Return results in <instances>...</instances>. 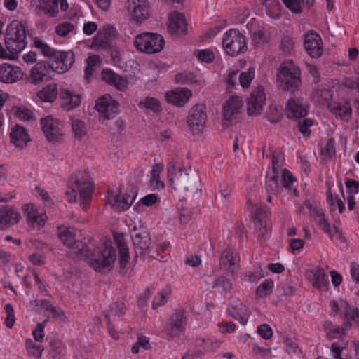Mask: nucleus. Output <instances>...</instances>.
I'll use <instances>...</instances> for the list:
<instances>
[{
    "label": "nucleus",
    "instance_id": "obj_1",
    "mask_svg": "<svg viewBox=\"0 0 359 359\" xmlns=\"http://www.w3.org/2000/svg\"><path fill=\"white\" fill-rule=\"evenodd\" d=\"M86 261L93 269L102 272L104 269L111 270L116 259V251L110 241H105L91 250L88 246L85 248L82 255Z\"/></svg>",
    "mask_w": 359,
    "mask_h": 359
},
{
    "label": "nucleus",
    "instance_id": "obj_2",
    "mask_svg": "<svg viewBox=\"0 0 359 359\" xmlns=\"http://www.w3.org/2000/svg\"><path fill=\"white\" fill-rule=\"evenodd\" d=\"M276 84L280 90L290 93L301 86V69L292 60L284 61L277 69Z\"/></svg>",
    "mask_w": 359,
    "mask_h": 359
},
{
    "label": "nucleus",
    "instance_id": "obj_3",
    "mask_svg": "<svg viewBox=\"0 0 359 359\" xmlns=\"http://www.w3.org/2000/svg\"><path fill=\"white\" fill-rule=\"evenodd\" d=\"M4 41L6 50L12 54H19L26 47V31L21 22L13 20L7 26Z\"/></svg>",
    "mask_w": 359,
    "mask_h": 359
},
{
    "label": "nucleus",
    "instance_id": "obj_4",
    "mask_svg": "<svg viewBox=\"0 0 359 359\" xmlns=\"http://www.w3.org/2000/svg\"><path fill=\"white\" fill-rule=\"evenodd\" d=\"M72 186L76 187L80 195V206L86 211L87 205L92 199L93 182L91 177L86 171L78 170L71 175Z\"/></svg>",
    "mask_w": 359,
    "mask_h": 359
},
{
    "label": "nucleus",
    "instance_id": "obj_5",
    "mask_svg": "<svg viewBox=\"0 0 359 359\" xmlns=\"http://www.w3.org/2000/svg\"><path fill=\"white\" fill-rule=\"evenodd\" d=\"M134 46L139 50L147 54L161 51L165 46L163 37L158 33L143 32L134 39Z\"/></svg>",
    "mask_w": 359,
    "mask_h": 359
},
{
    "label": "nucleus",
    "instance_id": "obj_6",
    "mask_svg": "<svg viewBox=\"0 0 359 359\" xmlns=\"http://www.w3.org/2000/svg\"><path fill=\"white\" fill-rule=\"evenodd\" d=\"M222 46L226 53L231 57H236L248 50L245 36L236 29H230L225 32L223 36Z\"/></svg>",
    "mask_w": 359,
    "mask_h": 359
},
{
    "label": "nucleus",
    "instance_id": "obj_7",
    "mask_svg": "<svg viewBox=\"0 0 359 359\" xmlns=\"http://www.w3.org/2000/svg\"><path fill=\"white\" fill-rule=\"evenodd\" d=\"M206 121V106L204 104H196L189 109L187 123L194 134H200L203 132Z\"/></svg>",
    "mask_w": 359,
    "mask_h": 359
},
{
    "label": "nucleus",
    "instance_id": "obj_8",
    "mask_svg": "<svg viewBox=\"0 0 359 359\" xmlns=\"http://www.w3.org/2000/svg\"><path fill=\"white\" fill-rule=\"evenodd\" d=\"M186 325L185 310L181 308L175 309L164 328L167 339L171 341L175 337H180V334L184 332Z\"/></svg>",
    "mask_w": 359,
    "mask_h": 359
},
{
    "label": "nucleus",
    "instance_id": "obj_9",
    "mask_svg": "<svg viewBox=\"0 0 359 359\" xmlns=\"http://www.w3.org/2000/svg\"><path fill=\"white\" fill-rule=\"evenodd\" d=\"M127 10L131 21L140 24L150 16V6L147 0H128Z\"/></svg>",
    "mask_w": 359,
    "mask_h": 359
},
{
    "label": "nucleus",
    "instance_id": "obj_10",
    "mask_svg": "<svg viewBox=\"0 0 359 359\" xmlns=\"http://www.w3.org/2000/svg\"><path fill=\"white\" fill-rule=\"evenodd\" d=\"M175 184L172 187L174 189H179L185 193L196 194L199 190L200 180L196 175H189L185 170L180 172L172 177Z\"/></svg>",
    "mask_w": 359,
    "mask_h": 359
},
{
    "label": "nucleus",
    "instance_id": "obj_11",
    "mask_svg": "<svg viewBox=\"0 0 359 359\" xmlns=\"http://www.w3.org/2000/svg\"><path fill=\"white\" fill-rule=\"evenodd\" d=\"M95 108L105 119L114 118L119 113V104L110 95H104L97 100Z\"/></svg>",
    "mask_w": 359,
    "mask_h": 359
},
{
    "label": "nucleus",
    "instance_id": "obj_12",
    "mask_svg": "<svg viewBox=\"0 0 359 359\" xmlns=\"http://www.w3.org/2000/svg\"><path fill=\"white\" fill-rule=\"evenodd\" d=\"M266 102L264 88L259 85L251 92L247 99V113L249 116L258 115L263 109Z\"/></svg>",
    "mask_w": 359,
    "mask_h": 359
},
{
    "label": "nucleus",
    "instance_id": "obj_13",
    "mask_svg": "<svg viewBox=\"0 0 359 359\" xmlns=\"http://www.w3.org/2000/svg\"><path fill=\"white\" fill-rule=\"evenodd\" d=\"M40 123L48 141L55 142L61 139L62 136V124L58 119L48 116L41 118Z\"/></svg>",
    "mask_w": 359,
    "mask_h": 359
},
{
    "label": "nucleus",
    "instance_id": "obj_14",
    "mask_svg": "<svg viewBox=\"0 0 359 359\" xmlns=\"http://www.w3.org/2000/svg\"><path fill=\"white\" fill-rule=\"evenodd\" d=\"M304 46L311 58H319L323 53L321 36L314 31H309L304 34Z\"/></svg>",
    "mask_w": 359,
    "mask_h": 359
},
{
    "label": "nucleus",
    "instance_id": "obj_15",
    "mask_svg": "<svg viewBox=\"0 0 359 359\" xmlns=\"http://www.w3.org/2000/svg\"><path fill=\"white\" fill-rule=\"evenodd\" d=\"M242 107V100L238 96H231L223 105L222 125L224 127L230 126L236 119V116Z\"/></svg>",
    "mask_w": 359,
    "mask_h": 359
},
{
    "label": "nucleus",
    "instance_id": "obj_16",
    "mask_svg": "<svg viewBox=\"0 0 359 359\" xmlns=\"http://www.w3.org/2000/svg\"><path fill=\"white\" fill-rule=\"evenodd\" d=\"M52 60L56 66L54 67V72L63 74L68 71L74 62V53L72 50L63 51L56 50Z\"/></svg>",
    "mask_w": 359,
    "mask_h": 359
},
{
    "label": "nucleus",
    "instance_id": "obj_17",
    "mask_svg": "<svg viewBox=\"0 0 359 359\" xmlns=\"http://www.w3.org/2000/svg\"><path fill=\"white\" fill-rule=\"evenodd\" d=\"M57 236L61 242L69 248L76 250L77 252L82 255L85 248H87L86 243L75 239V235L68 228L58 226Z\"/></svg>",
    "mask_w": 359,
    "mask_h": 359
},
{
    "label": "nucleus",
    "instance_id": "obj_18",
    "mask_svg": "<svg viewBox=\"0 0 359 359\" xmlns=\"http://www.w3.org/2000/svg\"><path fill=\"white\" fill-rule=\"evenodd\" d=\"M21 215L16 209L9 205L0 207V230H6L18 224Z\"/></svg>",
    "mask_w": 359,
    "mask_h": 359
},
{
    "label": "nucleus",
    "instance_id": "obj_19",
    "mask_svg": "<svg viewBox=\"0 0 359 359\" xmlns=\"http://www.w3.org/2000/svg\"><path fill=\"white\" fill-rule=\"evenodd\" d=\"M133 244L136 249H139V254L144 256L147 252L149 253V246L151 244L150 233L145 228L140 229L139 231L132 236ZM138 257V252L136 251L135 258Z\"/></svg>",
    "mask_w": 359,
    "mask_h": 359
},
{
    "label": "nucleus",
    "instance_id": "obj_20",
    "mask_svg": "<svg viewBox=\"0 0 359 359\" xmlns=\"http://www.w3.org/2000/svg\"><path fill=\"white\" fill-rule=\"evenodd\" d=\"M9 136L11 142L19 150L26 148L27 143L31 141L25 128L19 124H15L11 128Z\"/></svg>",
    "mask_w": 359,
    "mask_h": 359
},
{
    "label": "nucleus",
    "instance_id": "obj_21",
    "mask_svg": "<svg viewBox=\"0 0 359 359\" xmlns=\"http://www.w3.org/2000/svg\"><path fill=\"white\" fill-rule=\"evenodd\" d=\"M192 92L191 90L181 88L166 92L165 97L167 102L175 106L182 107L189 101Z\"/></svg>",
    "mask_w": 359,
    "mask_h": 359
},
{
    "label": "nucleus",
    "instance_id": "obj_22",
    "mask_svg": "<svg viewBox=\"0 0 359 359\" xmlns=\"http://www.w3.org/2000/svg\"><path fill=\"white\" fill-rule=\"evenodd\" d=\"M309 107L302 100L290 99L285 106V111L288 118H302L307 116Z\"/></svg>",
    "mask_w": 359,
    "mask_h": 359
},
{
    "label": "nucleus",
    "instance_id": "obj_23",
    "mask_svg": "<svg viewBox=\"0 0 359 359\" xmlns=\"http://www.w3.org/2000/svg\"><path fill=\"white\" fill-rule=\"evenodd\" d=\"M22 72L18 67L4 63L0 65V82L13 83L21 79Z\"/></svg>",
    "mask_w": 359,
    "mask_h": 359
},
{
    "label": "nucleus",
    "instance_id": "obj_24",
    "mask_svg": "<svg viewBox=\"0 0 359 359\" xmlns=\"http://www.w3.org/2000/svg\"><path fill=\"white\" fill-rule=\"evenodd\" d=\"M187 25L184 15L174 11L168 29L171 35L185 34L187 32Z\"/></svg>",
    "mask_w": 359,
    "mask_h": 359
},
{
    "label": "nucleus",
    "instance_id": "obj_25",
    "mask_svg": "<svg viewBox=\"0 0 359 359\" xmlns=\"http://www.w3.org/2000/svg\"><path fill=\"white\" fill-rule=\"evenodd\" d=\"M226 313L232 318L238 320L242 325L247 324L250 315V311L240 302H238L235 305L229 306Z\"/></svg>",
    "mask_w": 359,
    "mask_h": 359
},
{
    "label": "nucleus",
    "instance_id": "obj_26",
    "mask_svg": "<svg viewBox=\"0 0 359 359\" xmlns=\"http://www.w3.org/2000/svg\"><path fill=\"white\" fill-rule=\"evenodd\" d=\"M59 98L61 100L60 106L66 111H69L81 104V97L79 95L72 93L67 89H60Z\"/></svg>",
    "mask_w": 359,
    "mask_h": 359
},
{
    "label": "nucleus",
    "instance_id": "obj_27",
    "mask_svg": "<svg viewBox=\"0 0 359 359\" xmlns=\"http://www.w3.org/2000/svg\"><path fill=\"white\" fill-rule=\"evenodd\" d=\"M102 78L108 84L114 85L119 90H125L128 85L127 78L119 76L110 69L102 70Z\"/></svg>",
    "mask_w": 359,
    "mask_h": 359
},
{
    "label": "nucleus",
    "instance_id": "obj_28",
    "mask_svg": "<svg viewBox=\"0 0 359 359\" xmlns=\"http://www.w3.org/2000/svg\"><path fill=\"white\" fill-rule=\"evenodd\" d=\"M136 196L137 191L130 188L127 189L121 197L119 195H116L114 202L120 210H126L133 203Z\"/></svg>",
    "mask_w": 359,
    "mask_h": 359
},
{
    "label": "nucleus",
    "instance_id": "obj_29",
    "mask_svg": "<svg viewBox=\"0 0 359 359\" xmlns=\"http://www.w3.org/2000/svg\"><path fill=\"white\" fill-rule=\"evenodd\" d=\"M57 95H59V92L56 83L48 84L36 93V96L40 100L45 102H53Z\"/></svg>",
    "mask_w": 359,
    "mask_h": 359
},
{
    "label": "nucleus",
    "instance_id": "obj_30",
    "mask_svg": "<svg viewBox=\"0 0 359 359\" xmlns=\"http://www.w3.org/2000/svg\"><path fill=\"white\" fill-rule=\"evenodd\" d=\"M270 211L266 205H261L256 208L252 215L253 222L255 224H271L269 221Z\"/></svg>",
    "mask_w": 359,
    "mask_h": 359
},
{
    "label": "nucleus",
    "instance_id": "obj_31",
    "mask_svg": "<svg viewBox=\"0 0 359 359\" xmlns=\"http://www.w3.org/2000/svg\"><path fill=\"white\" fill-rule=\"evenodd\" d=\"M236 263V257L233 255L232 250L226 248L221 254L219 265L221 268L225 269L231 272L233 271V266Z\"/></svg>",
    "mask_w": 359,
    "mask_h": 359
},
{
    "label": "nucleus",
    "instance_id": "obj_32",
    "mask_svg": "<svg viewBox=\"0 0 359 359\" xmlns=\"http://www.w3.org/2000/svg\"><path fill=\"white\" fill-rule=\"evenodd\" d=\"M212 288L215 289L217 292L221 294H226L233 288V284L229 279L225 276H221L215 279Z\"/></svg>",
    "mask_w": 359,
    "mask_h": 359
},
{
    "label": "nucleus",
    "instance_id": "obj_33",
    "mask_svg": "<svg viewBox=\"0 0 359 359\" xmlns=\"http://www.w3.org/2000/svg\"><path fill=\"white\" fill-rule=\"evenodd\" d=\"M39 8L50 17H55L58 13L59 0H39Z\"/></svg>",
    "mask_w": 359,
    "mask_h": 359
},
{
    "label": "nucleus",
    "instance_id": "obj_34",
    "mask_svg": "<svg viewBox=\"0 0 359 359\" xmlns=\"http://www.w3.org/2000/svg\"><path fill=\"white\" fill-rule=\"evenodd\" d=\"M49 352L53 359H60L65 353V346L60 339L51 337L49 339Z\"/></svg>",
    "mask_w": 359,
    "mask_h": 359
},
{
    "label": "nucleus",
    "instance_id": "obj_35",
    "mask_svg": "<svg viewBox=\"0 0 359 359\" xmlns=\"http://www.w3.org/2000/svg\"><path fill=\"white\" fill-rule=\"evenodd\" d=\"M25 348L27 354L35 359H39L41 357L44 348L42 345L38 344L30 338L25 340Z\"/></svg>",
    "mask_w": 359,
    "mask_h": 359
},
{
    "label": "nucleus",
    "instance_id": "obj_36",
    "mask_svg": "<svg viewBox=\"0 0 359 359\" xmlns=\"http://www.w3.org/2000/svg\"><path fill=\"white\" fill-rule=\"evenodd\" d=\"M139 107H143L154 114H158L163 110L161 102L156 97L149 96H147L140 102Z\"/></svg>",
    "mask_w": 359,
    "mask_h": 359
},
{
    "label": "nucleus",
    "instance_id": "obj_37",
    "mask_svg": "<svg viewBox=\"0 0 359 359\" xmlns=\"http://www.w3.org/2000/svg\"><path fill=\"white\" fill-rule=\"evenodd\" d=\"M313 286L323 291L329 290V283L325 279V272L323 269H318L313 275Z\"/></svg>",
    "mask_w": 359,
    "mask_h": 359
},
{
    "label": "nucleus",
    "instance_id": "obj_38",
    "mask_svg": "<svg viewBox=\"0 0 359 359\" xmlns=\"http://www.w3.org/2000/svg\"><path fill=\"white\" fill-rule=\"evenodd\" d=\"M273 281L271 279L264 280L255 290L257 298L269 296L273 292Z\"/></svg>",
    "mask_w": 359,
    "mask_h": 359
},
{
    "label": "nucleus",
    "instance_id": "obj_39",
    "mask_svg": "<svg viewBox=\"0 0 359 359\" xmlns=\"http://www.w3.org/2000/svg\"><path fill=\"white\" fill-rule=\"evenodd\" d=\"M271 231V224H255V235L260 243L265 241L270 237Z\"/></svg>",
    "mask_w": 359,
    "mask_h": 359
},
{
    "label": "nucleus",
    "instance_id": "obj_40",
    "mask_svg": "<svg viewBox=\"0 0 359 359\" xmlns=\"http://www.w3.org/2000/svg\"><path fill=\"white\" fill-rule=\"evenodd\" d=\"M331 111L335 114L337 118L348 120L351 117L352 109L349 102H346L344 105H337L333 107Z\"/></svg>",
    "mask_w": 359,
    "mask_h": 359
},
{
    "label": "nucleus",
    "instance_id": "obj_41",
    "mask_svg": "<svg viewBox=\"0 0 359 359\" xmlns=\"http://www.w3.org/2000/svg\"><path fill=\"white\" fill-rule=\"evenodd\" d=\"M320 155L323 160H330L336 156V142L333 137L328 140L325 147L321 149Z\"/></svg>",
    "mask_w": 359,
    "mask_h": 359
},
{
    "label": "nucleus",
    "instance_id": "obj_42",
    "mask_svg": "<svg viewBox=\"0 0 359 359\" xmlns=\"http://www.w3.org/2000/svg\"><path fill=\"white\" fill-rule=\"evenodd\" d=\"M279 175H273L268 180L266 181L265 189L269 194L276 195L280 193L283 187L279 185Z\"/></svg>",
    "mask_w": 359,
    "mask_h": 359
},
{
    "label": "nucleus",
    "instance_id": "obj_43",
    "mask_svg": "<svg viewBox=\"0 0 359 359\" xmlns=\"http://www.w3.org/2000/svg\"><path fill=\"white\" fill-rule=\"evenodd\" d=\"M341 306H344V316L345 319L348 318L350 315V319L358 322L359 320V309L351 306L346 299H340Z\"/></svg>",
    "mask_w": 359,
    "mask_h": 359
},
{
    "label": "nucleus",
    "instance_id": "obj_44",
    "mask_svg": "<svg viewBox=\"0 0 359 359\" xmlns=\"http://www.w3.org/2000/svg\"><path fill=\"white\" fill-rule=\"evenodd\" d=\"M34 46L39 49L41 53L48 57V59H51L52 56L55 52V49L48 46L46 43L42 41L39 38L36 37L34 40Z\"/></svg>",
    "mask_w": 359,
    "mask_h": 359
},
{
    "label": "nucleus",
    "instance_id": "obj_45",
    "mask_svg": "<svg viewBox=\"0 0 359 359\" xmlns=\"http://www.w3.org/2000/svg\"><path fill=\"white\" fill-rule=\"evenodd\" d=\"M175 82L181 84H194L198 83V81L194 74L190 72H183L175 75Z\"/></svg>",
    "mask_w": 359,
    "mask_h": 359
},
{
    "label": "nucleus",
    "instance_id": "obj_46",
    "mask_svg": "<svg viewBox=\"0 0 359 359\" xmlns=\"http://www.w3.org/2000/svg\"><path fill=\"white\" fill-rule=\"evenodd\" d=\"M255 77V68L250 67L246 72H243L239 76L240 85L244 88H248Z\"/></svg>",
    "mask_w": 359,
    "mask_h": 359
},
{
    "label": "nucleus",
    "instance_id": "obj_47",
    "mask_svg": "<svg viewBox=\"0 0 359 359\" xmlns=\"http://www.w3.org/2000/svg\"><path fill=\"white\" fill-rule=\"evenodd\" d=\"M22 210L29 222L32 223V222L39 219V213L32 203L24 204L22 207Z\"/></svg>",
    "mask_w": 359,
    "mask_h": 359
},
{
    "label": "nucleus",
    "instance_id": "obj_48",
    "mask_svg": "<svg viewBox=\"0 0 359 359\" xmlns=\"http://www.w3.org/2000/svg\"><path fill=\"white\" fill-rule=\"evenodd\" d=\"M324 328L327 332V337L330 339H333L338 337L344 335L343 329H341V327H332L330 321L325 322Z\"/></svg>",
    "mask_w": 359,
    "mask_h": 359
},
{
    "label": "nucleus",
    "instance_id": "obj_49",
    "mask_svg": "<svg viewBox=\"0 0 359 359\" xmlns=\"http://www.w3.org/2000/svg\"><path fill=\"white\" fill-rule=\"evenodd\" d=\"M118 264L120 266V273H125L126 272V266L129 262L130 260V255H129V249L128 248H122L120 250H118Z\"/></svg>",
    "mask_w": 359,
    "mask_h": 359
},
{
    "label": "nucleus",
    "instance_id": "obj_50",
    "mask_svg": "<svg viewBox=\"0 0 359 359\" xmlns=\"http://www.w3.org/2000/svg\"><path fill=\"white\" fill-rule=\"evenodd\" d=\"M266 117L270 123L276 124L283 119V114L277 107L271 106L266 113Z\"/></svg>",
    "mask_w": 359,
    "mask_h": 359
},
{
    "label": "nucleus",
    "instance_id": "obj_51",
    "mask_svg": "<svg viewBox=\"0 0 359 359\" xmlns=\"http://www.w3.org/2000/svg\"><path fill=\"white\" fill-rule=\"evenodd\" d=\"M72 128L76 137L81 138L86 133L85 123L81 120L73 119L72 121Z\"/></svg>",
    "mask_w": 359,
    "mask_h": 359
},
{
    "label": "nucleus",
    "instance_id": "obj_52",
    "mask_svg": "<svg viewBox=\"0 0 359 359\" xmlns=\"http://www.w3.org/2000/svg\"><path fill=\"white\" fill-rule=\"evenodd\" d=\"M32 67L34 68L36 71L41 72V73L43 74H46L47 80L51 79L49 73L54 72V66L52 64H50L48 62L46 61L38 62Z\"/></svg>",
    "mask_w": 359,
    "mask_h": 359
},
{
    "label": "nucleus",
    "instance_id": "obj_53",
    "mask_svg": "<svg viewBox=\"0 0 359 359\" xmlns=\"http://www.w3.org/2000/svg\"><path fill=\"white\" fill-rule=\"evenodd\" d=\"M296 181V178L289 170L286 168L283 170L281 180L282 187L290 190L292 187L293 182Z\"/></svg>",
    "mask_w": 359,
    "mask_h": 359
},
{
    "label": "nucleus",
    "instance_id": "obj_54",
    "mask_svg": "<svg viewBox=\"0 0 359 359\" xmlns=\"http://www.w3.org/2000/svg\"><path fill=\"white\" fill-rule=\"evenodd\" d=\"M195 55L199 60L205 63H211L215 60V54L210 49L197 50Z\"/></svg>",
    "mask_w": 359,
    "mask_h": 359
},
{
    "label": "nucleus",
    "instance_id": "obj_55",
    "mask_svg": "<svg viewBox=\"0 0 359 359\" xmlns=\"http://www.w3.org/2000/svg\"><path fill=\"white\" fill-rule=\"evenodd\" d=\"M158 201V196L156 194H150L142 197L140 201L134 206V209L137 210L141 205L150 207L154 205Z\"/></svg>",
    "mask_w": 359,
    "mask_h": 359
},
{
    "label": "nucleus",
    "instance_id": "obj_56",
    "mask_svg": "<svg viewBox=\"0 0 359 359\" xmlns=\"http://www.w3.org/2000/svg\"><path fill=\"white\" fill-rule=\"evenodd\" d=\"M48 320H44L42 323H38L36 328L32 331V335L36 342H42L44 338V329Z\"/></svg>",
    "mask_w": 359,
    "mask_h": 359
},
{
    "label": "nucleus",
    "instance_id": "obj_57",
    "mask_svg": "<svg viewBox=\"0 0 359 359\" xmlns=\"http://www.w3.org/2000/svg\"><path fill=\"white\" fill-rule=\"evenodd\" d=\"M280 48L285 54H290L292 53L294 50V41L290 36L285 35L283 37Z\"/></svg>",
    "mask_w": 359,
    "mask_h": 359
},
{
    "label": "nucleus",
    "instance_id": "obj_58",
    "mask_svg": "<svg viewBox=\"0 0 359 359\" xmlns=\"http://www.w3.org/2000/svg\"><path fill=\"white\" fill-rule=\"evenodd\" d=\"M163 170V163H156L152 168L151 175V182H156L157 184H159L161 187H163L164 184L163 182L159 180L160 173Z\"/></svg>",
    "mask_w": 359,
    "mask_h": 359
},
{
    "label": "nucleus",
    "instance_id": "obj_59",
    "mask_svg": "<svg viewBox=\"0 0 359 359\" xmlns=\"http://www.w3.org/2000/svg\"><path fill=\"white\" fill-rule=\"evenodd\" d=\"M15 115L22 121H29L32 118V111L25 107H17L15 110Z\"/></svg>",
    "mask_w": 359,
    "mask_h": 359
},
{
    "label": "nucleus",
    "instance_id": "obj_60",
    "mask_svg": "<svg viewBox=\"0 0 359 359\" xmlns=\"http://www.w3.org/2000/svg\"><path fill=\"white\" fill-rule=\"evenodd\" d=\"M5 311L6 313V317L5 318L4 323L8 328L11 329L15 323L14 309L11 304H6Z\"/></svg>",
    "mask_w": 359,
    "mask_h": 359
},
{
    "label": "nucleus",
    "instance_id": "obj_61",
    "mask_svg": "<svg viewBox=\"0 0 359 359\" xmlns=\"http://www.w3.org/2000/svg\"><path fill=\"white\" fill-rule=\"evenodd\" d=\"M313 121L311 118H304L298 123L299 131L304 136L308 137L311 135V130L309 127L311 126Z\"/></svg>",
    "mask_w": 359,
    "mask_h": 359
},
{
    "label": "nucleus",
    "instance_id": "obj_62",
    "mask_svg": "<svg viewBox=\"0 0 359 359\" xmlns=\"http://www.w3.org/2000/svg\"><path fill=\"white\" fill-rule=\"evenodd\" d=\"M44 80H47L46 74H43L41 72L36 71L33 67L31 69L29 77L30 83L36 85L43 82Z\"/></svg>",
    "mask_w": 359,
    "mask_h": 359
},
{
    "label": "nucleus",
    "instance_id": "obj_63",
    "mask_svg": "<svg viewBox=\"0 0 359 359\" xmlns=\"http://www.w3.org/2000/svg\"><path fill=\"white\" fill-rule=\"evenodd\" d=\"M74 29V25L70 22H62L55 27V32L61 36H66L70 32Z\"/></svg>",
    "mask_w": 359,
    "mask_h": 359
},
{
    "label": "nucleus",
    "instance_id": "obj_64",
    "mask_svg": "<svg viewBox=\"0 0 359 359\" xmlns=\"http://www.w3.org/2000/svg\"><path fill=\"white\" fill-rule=\"evenodd\" d=\"M251 37L252 44L257 46L267 42L265 32L262 29L254 31Z\"/></svg>",
    "mask_w": 359,
    "mask_h": 359
}]
</instances>
